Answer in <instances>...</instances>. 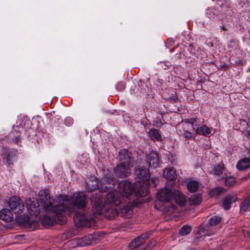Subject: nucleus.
<instances>
[{
	"mask_svg": "<svg viewBox=\"0 0 250 250\" xmlns=\"http://www.w3.org/2000/svg\"><path fill=\"white\" fill-rule=\"evenodd\" d=\"M247 135L249 138L250 139V130L247 132Z\"/></svg>",
	"mask_w": 250,
	"mask_h": 250,
	"instance_id": "42",
	"label": "nucleus"
},
{
	"mask_svg": "<svg viewBox=\"0 0 250 250\" xmlns=\"http://www.w3.org/2000/svg\"><path fill=\"white\" fill-rule=\"evenodd\" d=\"M237 199V197L235 194H229L225 197L223 201L222 205V208L225 210H229L231 205L234 203Z\"/></svg>",
	"mask_w": 250,
	"mask_h": 250,
	"instance_id": "19",
	"label": "nucleus"
},
{
	"mask_svg": "<svg viewBox=\"0 0 250 250\" xmlns=\"http://www.w3.org/2000/svg\"><path fill=\"white\" fill-rule=\"evenodd\" d=\"M175 209V206L174 205H171L170 208V211L173 212Z\"/></svg>",
	"mask_w": 250,
	"mask_h": 250,
	"instance_id": "40",
	"label": "nucleus"
},
{
	"mask_svg": "<svg viewBox=\"0 0 250 250\" xmlns=\"http://www.w3.org/2000/svg\"><path fill=\"white\" fill-rule=\"evenodd\" d=\"M167 41L169 42H173V40H172V39H170V38H168L167 39Z\"/></svg>",
	"mask_w": 250,
	"mask_h": 250,
	"instance_id": "43",
	"label": "nucleus"
},
{
	"mask_svg": "<svg viewBox=\"0 0 250 250\" xmlns=\"http://www.w3.org/2000/svg\"><path fill=\"white\" fill-rule=\"evenodd\" d=\"M132 213V210L128 205L124 206L122 208L120 209V211H118V214L121 216L127 218L131 217Z\"/></svg>",
	"mask_w": 250,
	"mask_h": 250,
	"instance_id": "24",
	"label": "nucleus"
},
{
	"mask_svg": "<svg viewBox=\"0 0 250 250\" xmlns=\"http://www.w3.org/2000/svg\"><path fill=\"white\" fill-rule=\"evenodd\" d=\"M116 89L118 91H122L125 89V85L123 83H119L116 85Z\"/></svg>",
	"mask_w": 250,
	"mask_h": 250,
	"instance_id": "36",
	"label": "nucleus"
},
{
	"mask_svg": "<svg viewBox=\"0 0 250 250\" xmlns=\"http://www.w3.org/2000/svg\"><path fill=\"white\" fill-rule=\"evenodd\" d=\"M135 176L139 180L138 181H146L150 178L149 170L144 166H140L135 168Z\"/></svg>",
	"mask_w": 250,
	"mask_h": 250,
	"instance_id": "14",
	"label": "nucleus"
},
{
	"mask_svg": "<svg viewBox=\"0 0 250 250\" xmlns=\"http://www.w3.org/2000/svg\"><path fill=\"white\" fill-rule=\"evenodd\" d=\"M154 246H155V244H153V245H152V246H150V247H149V248H150V247H153Z\"/></svg>",
	"mask_w": 250,
	"mask_h": 250,
	"instance_id": "46",
	"label": "nucleus"
},
{
	"mask_svg": "<svg viewBox=\"0 0 250 250\" xmlns=\"http://www.w3.org/2000/svg\"><path fill=\"white\" fill-rule=\"evenodd\" d=\"M191 230L192 228L190 226L185 225L181 228L179 231V233L183 236L189 234L191 231Z\"/></svg>",
	"mask_w": 250,
	"mask_h": 250,
	"instance_id": "31",
	"label": "nucleus"
},
{
	"mask_svg": "<svg viewBox=\"0 0 250 250\" xmlns=\"http://www.w3.org/2000/svg\"><path fill=\"white\" fill-rule=\"evenodd\" d=\"M250 167V159L248 158L240 160L236 165L237 168L239 170H245Z\"/></svg>",
	"mask_w": 250,
	"mask_h": 250,
	"instance_id": "23",
	"label": "nucleus"
},
{
	"mask_svg": "<svg viewBox=\"0 0 250 250\" xmlns=\"http://www.w3.org/2000/svg\"><path fill=\"white\" fill-rule=\"evenodd\" d=\"M163 175V177L168 180L174 181L177 178L176 171L172 167L165 168Z\"/></svg>",
	"mask_w": 250,
	"mask_h": 250,
	"instance_id": "20",
	"label": "nucleus"
},
{
	"mask_svg": "<svg viewBox=\"0 0 250 250\" xmlns=\"http://www.w3.org/2000/svg\"><path fill=\"white\" fill-rule=\"evenodd\" d=\"M119 160L120 163L131 164V153L126 149H123L119 151Z\"/></svg>",
	"mask_w": 250,
	"mask_h": 250,
	"instance_id": "17",
	"label": "nucleus"
},
{
	"mask_svg": "<svg viewBox=\"0 0 250 250\" xmlns=\"http://www.w3.org/2000/svg\"><path fill=\"white\" fill-rule=\"evenodd\" d=\"M131 164H126L120 163L114 168V170L116 175L120 177H125L130 174Z\"/></svg>",
	"mask_w": 250,
	"mask_h": 250,
	"instance_id": "12",
	"label": "nucleus"
},
{
	"mask_svg": "<svg viewBox=\"0 0 250 250\" xmlns=\"http://www.w3.org/2000/svg\"><path fill=\"white\" fill-rule=\"evenodd\" d=\"M202 202L201 194H197L192 196L189 200V202L192 205H198Z\"/></svg>",
	"mask_w": 250,
	"mask_h": 250,
	"instance_id": "28",
	"label": "nucleus"
},
{
	"mask_svg": "<svg viewBox=\"0 0 250 250\" xmlns=\"http://www.w3.org/2000/svg\"><path fill=\"white\" fill-rule=\"evenodd\" d=\"M38 194L43 209L47 214L41 217V223L44 226H53L55 223L65 224L67 218L64 214L66 211L71 209L70 204L66 200V197L59 196L55 200H51L47 189L40 190Z\"/></svg>",
	"mask_w": 250,
	"mask_h": 250,
	"instance_id": "1",
	"label": "nucleus"
},
{
	"mask_svg": "<svg viewBox=\"0 0 250 250\" xmlns=\"http://www.w3.org/2000/svg\"><path fill=\"white\" fill-rule=\"evenodd\" d=\"M224 190L223 188L217 187L214 188L209 191V194L211 197L218 196L220 195Z\"/></svg>",
	"mask_w": 250,
	"mask_h": 250,
	"instance_id": "29",
	"label": "nucleus"
},
{
	"mask_svg": "<svg viewBox=\"0 0 250 250\" xmlns=\"http://www.w3.org/2000/svg\"><path fill=\"white\" fill-rule=\"evenodd\" d=\"M187 188L188 190L190 192H196L200 188L199 183L195 180L190 181L188 183Z\"/></svg>",
	"mask_w": 250,
	"mask_h": 250,
	"instance_id": "26",
	"label": "nucleus"
},
{
	"mask_svg": "<svg viewBox=\"0 0 250 250\" xmlns=\"http://www.w3.org/2000/svg\"><path fill=\"white\" fill-rule=\"evenodd\" d=\"M221 219L219 216H214L209 219V223L211 226H216L221 222Z\"/></svg>",
	"mask_w": 250,
	"mask_h": 250,
	"instance_id": "34",
	"label": "nucleus"
},
{
	"mask_svg": "<svg viewBox=\"0 0 250 250\" xmlns=\"http://www.w3.org/2000/svg\"><path fill=\"white\" fill-rule=\"evenodd\" d=\"M103 195L101 194V190L92 194L90 198L91 204L94 208L93 216L99 219L100 216L103 215L108 219H113L118 214L117 207H110L104 205Z\"/></svg>",
	"mask_w": 250,
	"mask_h": 250,
	"instance_id": "2",
	"label": "nucleus"
},
{
	"mask_svg": "<svg viewBox=\"0 0 250 250\" xmlns=\"http://www.w3.org/2000/svg\"><path fill=\"white\" fill-rule=\"evenodd\" d=\"M148 136L150 139L154 141H161L162 136L160 131L155 128H151L148 132Z\"/></svg>",
	"mask_w": 250,
	"mask_h": 250,
	"instance_id": "25",
	"label": "nucleus"
},
{
	"mask_svg": "<svg viewBox=\"0 0 250 250\" xmlns=\"http://www.w3.org/2000/svg\"><path fill=\"white\" fill-rule=\"evenodd\" d=\"M14 133H15V131H13V132H12V133H13V134H14Z\"/></svg>",
	"mask_w": 250,
	"mask_h": 250,
	"instance_id": "47",
	"label": "nucleus"
},
{
	"mask_svg": "<svg viewBox=\"0 0 250 250\" xmlns=\"http://www.w3.org/2000/svg\"><path fill=\"white\" fill-rule=\"evenodd\" d=\"M145 242V239L142 236H139L129 244V248L131 250H144L141 247Z\"/></svg>",
	"mask_w": 250,
	"mask_h": 250,
	"instance_id": "18",
	"label": "nucleus"
},
{
	"mask_svg": "<svg viewBox=\"0 0 250 250\" xmlns=\"http://www.w3.org/2000/svg\"><path fill=\"white\" fill-rule=\"evenodd\" d=\"M16 150L11 151L7 154L6 160L7 164L10 166L13 165V163L17 160Z\"/></svg>",
	"mask_w": 250,
	"mask_h": 250,
	"instance_id": "27",
	"label": "nucleus"
},
{
	"mask_svg": "<svg viewBox=\"0 0 250 250\" xmlns=\"http://www.w3.org/2000/svg\"><path fill=\"white\" fill-rule=\"evenodd\" d=\"M114 182L113 177L108 178L106 176L103 177L101 179L100 185H99L98 179L94 178L89 179L86 182V189L88 192H92L93 190L100 188L101 190H104V192L107 191L109 188H111L110 186L106 185H113Z\"/></svg>",
	"mask_w": 250,
	"mask_h": 250,
	"instance_id": "5",
	"label": "nucleus"
},
{
	"mask_svg": "<svg viewBox=\"0 0 250 250\" xmlns=\"http://www.w3.org/2000/svg\"><path fill=\"white\" fill-rule=\"evenodd\" d=\"M250 205V200L246 199L243 201L240 206V212H245L249 208Z\"/></svg>",
	"mask_w": 250,
	"mask_h": 250,
	"instance_id": "30",
	"label": "nucleus"
},
{
	"mask_svg": "<svg viewBox=\"0 0 250 250\" xmlns=\"http://www.w3.org/2000/svg\"><path fill=\"white\" fill-rule=\"evenodd\" d=\"M134 192L137 196L144 197L149 193L148 186L145 181H137L134 185Z\"/></svg>",
	"mask_w": 250,
	"mask_h": 250,
	"instance_id": "13",
	"label": "nucleus"
},
{
	"mask_svg": "<svg viewBox=\"0 0 250 250\" xmlns=\"http://www.w3.org/2000/svg\"><path fill=\"white\" fill-rule=\"evenodd\" d=\"M73 123V121L70 118H68V119H66L65 120V124L66 125H72Z\"/></svg>",
	"mask_w": 250,
	"mask_h": 250,
	"instance_id": "38",
	"label": "nucleus"
},
{
	"mask_svg": "<svg viewBox=\"0 0 250 250\" xmlns=\"http://www.w3.org/2000/svg\"><path fill=\"white\" fill-rule=\"evenodd\" d=\"M8 207L15 214H21L24 209V206L22 201L17 196L11 197L8 201Z\"/></svg>",
	"mask_w": 250,
	"mask_h": 250,
	"instance_id": "10",
	"label": "nucleus"
},
{
	"mask_svg": "<svg viewBox=\"0 0 250 250\" xmlns=\"http://www.w3.org/2000/svg\"><path fill=\"white\" fill-rule=\"evenodd\" d=\"M97 219L93 215L91 218H88L85 215L76 212L73 217L74 222L78 227L91 228L94 225Z\"/></svg>",
	"mask_w": 250,
	"mask_h": 250,
	"instance_id": "7",
	"label": "nucleus"
},
{
	"mask_svg": "<svg viewBox=\"0 0 250 250\" xmlns=\"http://www.w3.org/2000/svg\"><path fill=\"white\" fill-rule=\"evenodd\" d=\"M26 205L31 215L37 216L40 214L41 208L37 199H28L26 200Z\"/></svg>",
	"mask_w": 250,
	"mask_h": 250,
	"instance_id": "11",
	"label": "nucleus"
},
{
	"mask_svg": "<svg viewBox=\"0 0 250 250\" xmlns=\"http://www.w3.org/2000/svg\"><path fill=\"white\" fill-rule=\"evenodd\" d=\"M31 222V226H33L34 228H35L39 225L38 221L35 220H32Z\"/></svg>",
	"mask_w": 250,
	"mask_h": 250,
	"instance_id": "39",
	"label": "nucleus"
},
{
	"mask_svg": "<svg viewBox=\"0 0 250 250\" xmlns=\"http://www.w3.org/2000/svg\"><path fill=\"white\" fill-rule=\"evenodd\" d=\"M122 199L123 200V198L117 190L111 191L105 195V203L104 204V205L118 207L123 203Z\"/></svg>",
	"mask_w": 250,
	"mask_h": 250,
	"instance_id": "8",
	"label": "nucleus"
},
{
	"mask_svg": "<svg viewBox=\"0 0 250 250\" xmlns=\"http://www.w3.org/2000/svg\"><path fill=\"white\" fill-rule=\"evenodd\" d=\"M232 42L235 43L236 45H238V42Z\"/></svg>",
	"mask_w": 250,
	"mask_h": 250,
	"instance_id": "45",
	"label": "nucleus"
},
{
	"mask_svg": "<svg viewBox=\"0 0 250 250\" xmlns=\"http://www.w3.org/2000/svg\"><path fill=\"white\" fill-rule=\"evenodd\" d=\"M250 178V173H249L248 175H247L245 177L244 179L245 180H248Z\"/></svg>",
	"mask_w": 250,
	"mask_h": 250,
	"instance_id": "41",
	"label": "nucleus"
},
{
	"mask_svg": "<svg viewBox=\"0 0 250 250\" xmlns=\"http://www.w3.org/2000/svg\"><path fill=\"white\" fill-rule=\"evenodd\" d=\"M197 117L187 118L182 122L183 136L187 139L195 137L197 135L209 137L213 134L212 129L205 125L197 126Z\"/></svg>",
	"mask_w": 250,
	"mask_h": 250,
	"instance_id": "3",
	"label": "nucleus"
},
{
	"mask_svg": "<svg viewBox=\"0 0 250 250\" xmlns=\"http://www.w3.org/2000/svg\"><path fill=\"white\" fill-rule=\"evenodd\" d=\"M175 189L170 188L168 185L158 191L157 194V199L164 203H168L172 201L174 199Z\"/></svg>",
	"mask_w": 250,
	"mask_h": 250,
	"instance_id": "9",
	"label": "nucleus"
},
{
	"mask_svg": "<svg viewBox=\"0 0 250 250\" xmlns=\"http://www.w3.org/2000/svg\"><path fill=\"white\" fill-rule=\"evenodd\" d=\"M21 137L19 135H17L14 138L12 139L13 142L15 144H18L19 142L21 141Z\"/></svg>",
	"mask_w": 250,
	"mask_h": 250,
	"instance_id": "37",
	"label": "nucleus"
},
{
	"mask_svg": "<svg viewBox=\"0 0 250 250\" xmlns=\"http://www.w3.org/2000/svg\"><path fill=\"white\" fill-rule=\"evenodd\" d=\"M236 183V180L234 177H227L225 181V185L228 187H232Z\"/></svg>",
	"mask_w": 250,
	"mask_h": 250,
	"instance_id": "33",
	"label": "nucleus"
},
{
	"mask_svg": "<svg viewBox=\"0 0 250 250\" xmlns=\"http://www.w3.org/2000/svg\"><path fill=\"white\" fill-rule=\"evenodd\" d=\"M60 196H62L60 195ZM66 197L67 201L70 204L71 209L66 211L65 214L70 213L73 211V207H76L78 208H84L86 207L88 203V198L86 195L83 192H77L75 193L69 200L67 196L62 195Z\"/></svg>",
	"mask_w": 250,
	"mask_h": 250,
	"instance_id": "4",
	"label": "nucleus"
},
{
	"mask_svg": "<svg viewBox=\"0 0 250 250\" xmlns=\"http://www.w3.org/2000/svg\"><path fill=\"white\" fill-rule=\"evenodd\" d=\"M12 211L7 208H4L0 211V218L6 222H10L13 219Z\"/></svg>",
	"mask_w": 250,
	"mask_h": 250,
	"instance_id": "21",
	"label": "nucleus"
},
{
	"mask_svg": "<svg viewBox=\"0 0 250 250\" xmlns=\"http://www.w3.org/2000/svg\"><path fill=\"white\" fill-rule=\"evenodd\" d=\"M177 204L180 206H183L186 203L185 196L182 194L179 190L175 189L174 199Z\"/></svg>",
	"mask_w": 250,
	"mask_h": 250,
	"instance_id": "22",
	"label": "nucleus"
},
{
	"mask_svg": "<svg viewBox=\"0 0 250 250\" xmlns=\"http://www.w3.org/2000/svg\"><path fill=\"white\" fill-rule=\"evenodd\" d=\"M224 172V169L220 166H217L215 167L214 170V174L217 176L221 175Z\"/></svg>",
	"mask_w": 250,
	"mask_h": 250,
	"instance_id": "35",
	"label": "nucleus"
},
{
	"mask_svg": "<svg viewBox=\"0 0 250 250\" xmlns=\"http://www.w3.org/2000/svg\"><path fill=\"white\" fill-rule=\"evenodd\" d=\"M159 181L158 177H152L150 180L148 179L147 181L145 182H146L147 185H149V186L152 187H155L158 184Z\"/></svg>",
	"mask_w": 250,
	"mask_h": 250,
	"instance_id": "32",
	"label": "nucleus"
},
{
	"mask_svg": "<svg viewBox=\"0 0 250 250\" xmlns=\"http://www.w3.org/2000/svg\"><path fill=\"white\" fill-rule=\"evenodd\" d=\"M221 28L224 30H227V28L225 26H222Z\"/></svg>",
	"mask_w": 250,
	"mask_h": 250,
	"instance_id": "44",
	"label": "nucleus"
},
{
	"mask_svg": "<svg viewBox=\"0 0 250 250\" xmlns=\"http://www.w3.org/2000/svg\"><path fill=\"white\" fill-rule=\"evenodd\" d=\"M118 191L126 203L132 204L134 200L132 199L134 189L132 184L126 180L121 181L118 184Z\"/></svg>",
	"mask_w": 250,
	"mask_h": 250,
	"instance_id": "6",
	"label": "nucleus"
},
{
	"mask_svg": "<svg viewBox=\"0 0 250 250\" xmlns=\"http://www.w3.org/2000/svg\"><path fill=\"white\" fill-rule=\"evenodd\" d=\"M95 234H91L78 239L77 244L78 246L83 247L86 245H92L96 243L97 239Z\"/></svg>",
	"mask_w": 250,
	"mask_h": 250,
	"instance_id": "16",
	"label": "nucleus"
},
{
	"mask_svg": "<svg viewBox=\"0 0 250 250\" xmlns=\"http://www.w3.org/2000/svg\"><path fill=\"white\" fill-rule=\"evenodd\" d=\"M146 162L149 167L157 168L160 166V159L158 153L152 151L146 156Z\"/></svg>",
	"mask_w": 250,
	"mask_h": 250,
	"instance_id": "15",
	"label": "nucleus"
}]
</instances>
